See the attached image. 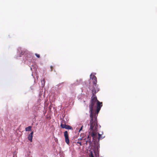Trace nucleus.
<instances>
[{
  "label": "nucleus",
  "instance_id": "9b49d317",
  "mask_svg": "<svg viewBox=\"0 0 157 157\" xmlns=\"http://www.w3.org/2000/svg\"><path fill=\"white\" fill-rule=\"evenodd\" d=\"M98 140H99L100 139H101L102 138L101 137V134H99V133H98Z\"/></svg>",
  "mask_w": 157,
  "mask_h": 157
},
{
  "label": "nucleus",
  "instance_id": "ddd939ff",
  "mask_svg": "<svg viewBox=\"0 0 157 157\" xmlns=\"http://www.w3.org/2000/svg\"><path fill=\"white\" fill-rule=\"evenodd\" d=\"M90 157H94L93 155V154L92 152H90Z\"/></svg>",
  "mask_w": 157,
  "mask_h": 157
},
{
  "label": "nucleus",
  "instance_id": "7ed1b4c3",
  "mask_svg": "<svg viewBox=\"0 0 157 157\" xmlns=\"http://www.w3.org/2000/svg\"><path fill=\"white\" fill-rule=\"evenodd\" d=\"M64 136L65 138L66 143L68 144H69V136L67 131H65L64 132Z\"/></svg>",
  "mask_w": 157,
  "mask_h": 157
},
{
  "label": "nucleus",
  "instance_id": "9d476101",
  "mask_svg": "<svg viewBox=\"0 0 157 157\" xmlns=\"http://www.w3.org/2000/svg\"><path fill=\"white\" fill-rule=\"evenodd\" d=\"M25 52L24 51H21V55L20 56L21 57V55H24Z\"/></svg>",
  "mask_w": 157,
  "mask_h": 157
},
{
  "label": "nucleus",
  "instance_id": "f257e3e1",
  "mask_svg": "<svg viewBox=\"0 0 157 157\" xmlns=\"http://www.w3.org/2000/svg\"><path fill=\"white\" fill-rule=\"evenodd\" d=\"M90 78L92 80L93 84V87L92 88V96L91 98L90 104L89 107H95L97 105V113H98L101 108L102 106V102H101L97 100V97L95 95L96 93L99 91L98 86L97 84V78L96 76L93 74H91L90 75Z\"/></svg>",
  "mask_w": 157,
  "mask_h": 157
},
{
  "label": "nucleus",
  "instance_id": "39448f33",
  "mask_svg": "<svg viewBox=\"0 0 157 157\" xmlns=\"http://www.w3.org/2000/svg\"><path fill=\"white\" fill-rule=\"evenodd\" d=\"M91 136H88L87 137V139L86 140V144H87V142L89 143L90 144L91 143Z\"/></svg>",
  "mask_w": 157,
  "mask_h": 157
},
{
  "label": "nucleus",
  "instance_id": "dca6fc26",
  "mask_svg": "<svg viewBox=\"0 0 157 157\" xmlns=\"http://www.w3.org/2000/svg\"><path fill=\"white\" fill-rule=\"evenodd\" d=\"M83 139V138H78V141H81V140H82Z\"/></svg>",
  "mask_w": 157,
  "mask_h": 157
},
{
  "label": "nucleus",
  "instance_id": "423d86ee",
  "mask_svg": "<svg viewBox=\"0 0 157 157\" xmlns=\"http://www.w3.org/2000/svg\"><path fill=\"white\" fill-rule=\"evenodd\" d=\"M63 128H65L67 129H73L72 127L71 126L67 125H66V126L65 127H64Z\"/></svg>",
  "mask_w": 157,
  "mask_h": 157
},
{
  "label": "nucleus",
  "instance_id": "4468645a",
  "mask_svg": "<svg viewBox=\"0 0 157 157\" xmlns=\"http://www.w3.org/2000/svg\"><path fill=\"white\" fill-rule=\"evenodd\" d=\"M77 143L78 144H79L81 146L82 145V144H81V141H78L77 142Z\"/></svg>",
  "mask_w": 157,
  "mask_h": 157
},
{
  "label": "nucleus",
  "instance_id": "f8f14e48",
  "mask_svg": "<svg viewBox=\"0 0 157 157\" xmlns=\"http://www.w3.org/2000/svg\"><path fill=\"white\" fill-rule=\"evenodd\" d=\"M35 55L38 58H40V55L39 54H37V53H35Z\"/></svg>",
  "mask_w": 157,
  "mask_h": 157
},
{
  "label": "nucleus",
  "instance_id": "f03ea898",
  "mask_svg": "<svg viewBox=\"0 0 157 157\" xmlns=\"http://www.w3.org/2000/svg\"><path fill=\"white\" fill-rule=\"evenodd\" d=\"M95 107H89L90 110V117L91 120L90 121V129L92 132L91 135L93 139L97 137V132L98 130V125L96 114L94 113L93 110Z\"/></svg>",
  "mask_w": 157,
  "mask_h": 157
},
{
  "label": "nucleus",
  "instance_id": "0eeeda50",
  "mask_svg": "<svg viewBox=\"0 0 157 157\" xmlns=\"http://www.w3.org/2000/svg\"><path fill=\"white\" fill-rule=\"evenodd\" d=\"M32 127L31 126H29L27 127H26L25 128V130L26 131H31V130Z\"/></svg>",
  "mask_w": 157,
  "mask_h": 157
},
{
  "label": "nucleus",
  "instance_id": "1a4fd4ad",
  "mask_svg": "<svg viewBox=\"0 0 157 157\" xmlns=\"http://www.w3.org/2000/svg\"><path fill=\"white\" fill-rule=\"evenodd\" d=\"M66 125V124H61L60 125V126L61 127L63 128H63L64 127H65Z\"/></svg>",
  "mask_w": 157,
  "mask_h": 157
},
{
  "label": "nucleus",
  "instance_id": "6e6552de",
  "mask_svg": "<svg viewBox=\"0 0 157 157\" xmlns=\"http://www.w3.org/2000/svg\"><path fill=\"white\" fill-rule=\"evenodd\" d=\"M66 124V122L64 120H62L61 121V124Z\"/></svg>",
  "mask_w": 157,
  "mask_h": 157
},
{
  "label": "nucleus",
  "instance_id": "a211bd4d",
  "mask_svg": "<svg viewBox=\"0 0 157 157\" xmlns=\"http://www.w3.org/2000/svg\"><path fill=\"white\" fill-rule=\"evenodd\" d=\"M84 140H86V138L84 139Z\"/></svg>",
  "mask_w": 157,
  "mask_h": 157
},
{
  "label": "nucleus",
  "instance_id": "20e7f679",
  "mask_svg": "<svg viewBox=\"0 0 157 157\" xmlns=\"http://www.w3.org/2000/svg\"><path fill=\"white\" fill-rule=\"evenodd\" d=\"M33 132H32L28 136V140L31 142L32 141L33 136Z\"/></svg>",
  "mask_w": 157,
  "mask_h": 157
},
{
  "label": "nucleus",
  "instance_id": "f3484780",
  "mask_svg": "<svg viewBox=\"0 0 157 157\" xmlns=\"http://www.w3.org/2000/svg\"><path fill=\"white\" fill-rule=\"evenodd\" d=\"M82 127H83V126H82V127H81V128L80 129V130H79V132H80V131L82 130Z\"/></svg>",
  "mask_w": 157,
  "mask_h": 157
},
{
  "label": "nucleus",
  "instance_id": "2eb2a0df",
  "mask_svg": "<svg viewBox=\"0 0 157 157\" xmlns=\"http://www.w3.org/2000/svg\"><path fill=\"white\" fill-rule=\"evenodd\" d=\"M50 68H51V71H52L53 69V67L52 66H51L50 67Z\"/></svg>",
  "mask_w": 157,
  "mask_h": 157
}]
</instances>
